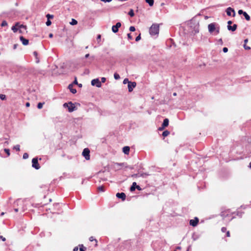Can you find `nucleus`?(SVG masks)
Returning a JSON list of instances; mask_svg holds the SVG:
<instances>
[{
  "mask_svg": "<svg viewBox=\"0 0 251 251\" xmlns=\"http://www.w3.org/2000/svg\"><path fill=\"white\" fill-rule=\"evenodd\" d=\"M73 84H78L77 81L76 79L74 80V83Z\"/></svg>",
  "mask_w": 251,
  "mask_h": 251,
  "instance_id": "53",
  "label": "nucleus"
},
{
  "mask_svg": "<svg viewBox=\"0 0 251 251\" xmlns=\"http://www.w3.org/2000/svg\"><path fill=\"white\" fill-rule=\"evenodd\" d=\"M223 50L224 52H226L228 51V49L226 47L223 48Z\"/></svg>",
  "mask_w": 251,
  "mask_h": 251,
  "instance_id": "43",
  "label": "nucleus"
},
{
  "mask_svg": "<svg viewBox=\"0 0 251 251\" xmlns=\"http://www.w3.org/2000/svg\"><path fill=\"white\" fill-rule=\"evenodd\" d=\"M121 26V24L118 22L116 25H113L112 27V30L114 33H117L118 31L119 28Z\"/></svg>",
  "mask_w": 251,
  "mask_h": 251,
  "instance_id": "6",
  "label": "nucleus"
},
{
  "mask_svg": "<svg viewBox=\"0 0 251 251\" xmlns=\"http://www.w3.org/2000/svg\"><path fill=\"white\" fill-rule=\"evenodd\" d=\"M32 166L36 170L40 169V166L38 162L37 158H33L32 160Z\"/></svg>",
  "mask_w": 251,
  "mask_h": 251,
  "instance_id": "3",
  "label": "nucleus"
},
{
  "mask_svg": "<svg viewBox=\"0 0 251 251\" xmlns=\"http://www.w3.org/2000/svg\"><path fill=\"white\" fill-rule=\"evenodd\" d=\"M140 39H141V36H140V34H139L138 36L136 37V38L135 39V41L137 42V41H139Z\"/></svg>",
  "mask_w": 251,
  "mask_h": 251,
  "instance_id": "38",
  "label": "nucleus"
},
{
  "mask_svg": "<svg viewBox=\"0 0 251 251\" xmlns=\"http://www.w3.org/2000/svg\"><path fill=\"white\" fill-rule=\"evenodd\" d=\"M51 22H50V21L49 19H48V20L46 22V25L47 26H49L51 25Z\"/></svg>",
  "mask_w": 251,
  "mask_h": 251,
  "instance_id": "37",
  "label": "nucleus"
},
{
  "mask_svg": "<svg viewBox=\"0 0 251 251\" xmlns=\"http://www.w3.org/2000/svg\"><path fill=\"white\" fill-rule=\"evenodd\" d=\"M232 21H228V22H227V24H228V25H231L232 24Z\"/></svg>",
  "mask_w": 251,
  "mask_h": 251,
  "instance_id": "51",
  "label": "nucleus"
},
{
  "mask_svg": "<svg viewBox=\"0 0 251 251\" xmlns=\"http://www.w3.org/2000/svg\"><path fill=\"white\" fill-rule=\"evenodd\" d=\"M159 26L158 24H153L150 28V33L151 36L156 35L158 34Z\"/></svg>",
  "mask_w": 251,
  "mask_h": 251,
  "instance_id": "1",
  "label": "nucleus"
},
{
  "mask_svg": "<svg viewBox=\"0 0 251 251\" xmlns=\"http://www.w3.org/2000/svg\"><path fill=\"white\" fill-rule=\"evenodd\" d=\"M77 24V22L74 19H72V21L70 22V24L72 25H75Z\"/></svg>",
  "mask_w": 251,
  "mask_h": 251,
  "instance_id": "22",
  "label": "nucleus"
},
{
  "mask_svg": "<svg viewBox=\"0 0 251 251\" xmlns=\"http://www.w3.org/2000/svg\"><path fill=\"white\" fill-rule=\"evenodd\" d=\"M0 99L1 100H4L6 99V96L5 95L3 94H0Z\"/></svg>",
  "mask_w": 251,
  "mask_h": 251,
  "instance_id": "28",
  "label": "nucleus"
},
{
  "mask_svg": "<svg viewBox=\"0 0 251 251\" xmlns=\"http://www.w3.org/2000/svg\"><path fill=\"white\" fill-rule=\"evenodd\" d=\"M237 25L236 24H234L232 26L230 25H227V29L228 30H231L232 31H234L237 29Z\"/></svg>",
  "mask_w": 251,
  "mask_h": 251,
  "instance_id": "13",
  "label": "nucleus"
},
{
  "mask_svg": "<svg viewBox=\"0 0 251 251\" xmlns=\"http://www.w3.org/2000/svg\"><path fill=\"white\" fill-rule=\"evenodd\" d=\"M165 128V127H164V126H162H162H161V127H160L159 128V129H159V130H163Z\"/></svg>",
  "mask_w": 251,
  "mask_h": 251,
  "instance_id": "46",
  "label": "nucleus"
},
{
  "mask_svg": "<svg viewBox=\"0 0 251 251\" xmlns=\"http://www.w3.org/2000/svg\"><path fill=\"white\" fill-rule=\"evenodd\" d=\"M130 148L128 146H125L123 148V151L126 154H128L129 152Z\"/></svg>",
  "mask_w": 251,
  "mask_h": 251,
  "instance_id": "15",
  "label": "nucleus"
},
{
  "mask_svg": "<svg viewBox=\"0 0 251 251\" xmlns=\"http://www.w3.org/2000/svg\"><path fill=\"white\" fill-rule=\"evenodd\" d=\"M136 86V83L135 82H130L128 83V90L129 92H131L133 91V88H134Z\"/></svg>",
  "mask_w": 251,
  "mask_h": 251,
  "instance_id": "7",
  "label": "nucleus"
},
{
  "mask_svg": "<svg viewBox=\"0 0 251 251\" xmlns=\"http://www.w3.org/2000/svg\"><path fill=\"white\" fill-rule=\"evenodd\" d=\"M244 42H245V43H247L248 42V39H245L244 40Z\"/></svg>",
  "mask_w": 251,
  "mask_h": 251,
  "instance_id": "63",
  "label": "nucleus"
},
{
  "mask_svg": "<svg viewBox=\"0 0 251 251\" xmlns=\"http://www.w3.org/2000/svg\"><path fill=\"white\" fill-rule=\"evenodd\" d=\"M136 188L138 190H141V187L139 185H136L135 189Z\"/></svg>",
  "mask_w": 251,
  "mask_h": 251,
  "instance_id": "47",
  "label": "nucleus"
},
{
  "mask_svg": "<svg viewBox=\"0 0 251 251\" xmlns=\"http://www.w3.org/2000/svg\"><path fill=\"white\" fill-rule=\"evenodd\" d=\"M47 17L48 19H50V18H53V15H50V14H47Z\"/></svg>",
  "mask_w": 251,
  "mask_h": 251,
  "instance_id": "40",
  "label": "nucleus"
},
{
  "mask_svg": "<svg viewBox=\"0 0 251 251\" xmlns=\"http://www.w3.org/2000/svg\"><path fill=\"white\" fill-rule=\"evenodd\" d=\"M146 2H147L150 6H152L154 3L153 0H146Z\"/></svg>",
  "mask_w": 251,
  "mask_h": 251,
  "instance_id": "20",
  "label": "nucleus"
},
{
  "mask_svg": "<svg viewBox=\"0 0 251 251\" xmlns=\"http://www.w3.org/2000/svg\"><path fill=\"white\" fill-rule=\"evenodd\" d=\"M7 25V22L5 21H3L1 23V25L2 26H6Z\"/></svg>",
  "mask_w": 251,
  "mask_h": 251,
  "instance_id": "31",
  "label": "nucleus"
},
{
  "mask_svg": "<svg viewBox=\"0 0 251 251\" xmlns=\"http://www.w3.org/2000/svg\"><path fill=\"white\" fill-rule=\"evenodd\" d=\"M243 15L244 16L245 19L247 21H250V16L247 14V12H245L243 14Z\"/></svg>",
  "mask_w": 251,
  "mask_h": 251,
  "instance_id": "19",
  "label": "nucleus"
},
{
  "mask_svg": "<svg viewBox=\"0 0 251 251\" xmlns=\"http://www.w3.org/2000/svg\"><path fill=\"white\" fill-rule=\"evenodd\" d=\"M169 120L167 118H166L164 120L162 124V126L166 127L169 125Z\"/></svg>",
  "mask_w": 251,
  "mask_h": 251,
  "instance_id": "16",
  "label": "nucleus"
},
{
  "mask_svg": "<svg viewBox=\"0 0 251 251\" xmlns=\"http://www.w3.org/2000/svg\"><path fill=\"white\" fill-rule=\"evenodd\" d=\"M116 197L119 199H121L122 201H125L126 198V194L123 192L117 193Z\"/></svg>",
  "mask_w": 251,
  "mask_h": 251,
  "instance_id": "10",
  "label": "nucleus"
},
{
  "mask_svg": "<svg viewBox=\"0 0 251 251\" xmlns=\"http://www.w3.org/2000/svg\"><path fill=\"white\" fill-rule=\"evenodd\" d=\"M4 151L7 153L8 156H9L10 155V150L9 149H5Z\"/></svg>",
  "mask_w": 251,
  "mask_h": 251,
  "instance_id": "33",
  "label": "nucleus"
},
{
  "mask_svg": "<svg viewBox=\"0 0 251 251\" xmlns=\"http://www.w3.org/2000/svg\"><path fill=\"white\" fill-rule=\"evenodd\" d=\"M53 37V34L52 33H50L49 34V37L52 38Z\"/></svg>",
  "mask_w": 251,
  "mask_h": 251,
  "instance_id": "56",
  "label": "nucleus"
},
{
  "mask_svg": "<svg viewBox=\"0 0 251 251\" xmlns=\"http://www.w3.org/2000/svg\"><path fill=\"white\" fill-rule=\"evenodd\" d=\"M130 82H131V81H129L128 80V78H125V79H124V81H123V83H124V84H126V83H128H128H130Z\"/></svg>",
  "mask_w": 251,
  "mask_h": 251,
  "instance_id": "29",
  "label": "nucleus"
},
{
  "mask_svg": "<svg viewBox=\"0 0 251 251\" xmlns=\"http://www.w3.org/2000/svg\"><path fill=\"white\" fill-rule=\"evenodd\" d=\"M63 107L64 108H68V111L70 112H72L76 109V108L75 106V104L73 103L72 102L64 103Z\"/></svg>",
  "mask_w": 251,
  "mask_h": 251,
  "instance_id": "2",
  "label": "nucleus"
},
{
  "mask_svg": "<svg viewBox=\"0 0 251 251\" xmlns=\"http://www.w3.org/2000/svg\"><path fill=\"white\" fill-rule=\"evenodd\" d=\"M77 85H78V86L79 87H82V84H78Z\"/></svg>",
  "mask_w": 251,
  "mask_h": 251,
  "instance_id": "64",
  "label": "nucleus"
},
{
  "mask_svg": "<svg viewBox=\"0 0 251 251\" xmlns=\"http://www.w3.org/2000/svg\"><path fill=\"white\" fill-rule=\"evenodd\" d=\"M114 77L115 79H119L120 78V75L117 73L114 74Z\"/></svg>",
  "mask_w": 251,
  "mask_h": 251,
  "instance_id": "25",
  "label": "nucleus"
},
{
  "mask_svg": "<svg viewBox=\"0 0 251 251\" xmlns=\"http://www.w3.org/2000/svg\"><path fill=\"white\" fill-rule=\"evenodd\" d=\"M136 185L137 184L135 182H133V183L130 188V191L132 192L135 190V187H136Z\"/></svg>",
  "mask_w": 251,
  "mask_h": 251,
  "instance_id": "17",
  "label": "nucleus"
},
{
  "mask_svg": "<svg viewBox=\"0 0 251 251\" xmlns=\"http://www.w3.org/2000/svg\"><path fill=\"white\" fill-rule=\"evenodd\" d=\"M127 37H128V39L129 40H132L133 39L132 36L130 34V33L127 34Z\"/></svg>",
  "mask_w": 251,
  "mask_h": 251,
  "instance_id": "41",
  "label": "nucleus"
},
{
  "mask_svg": "<svg viewBox=\"0 0 251 251\" xmlns=\"http://www.w3.org/2000/svg\"><path fill=\"white\" fill-rule=\"evenodd\" d=\"M82 155L85 157L86 160L90 159V151L88 148H85L83 150Z\"/></svg>",
  "mask_w": 251,
  "mask_h": 251,
  "instance_id": "5",
  "label": "nucleus"
},
{
  "mask_svg": "<svg viewBox=\"0 0 251 251\" xmlns=\"http://www.w3.org/2000/svg\"><path fill=\"white\" fill-rule=\"evenodd\" d=\"M129 30L130 31H134L135 30V28L134 26H131L130 27H129Z\"/></svg>",
  "mask_w": 251,
  "mask_h": 251,
  "instance_id": "35",
  "label": "nucleus"
},
{
  "mask_svg": "<svg viewBox=\"0 0 251 251\" xmlns=\"http://www.w3.org/2000/svg\"><path fill=\"white\" fill-rule=\"evenodd\" d=\"M176 95H177L176 93L175 92V93H173V96H176Z\"/></svg>",
  "mask_w": 251,
  "mask_h": 251,
  "instance_id": "58",
  "label": "nucleus"
},
{
  "mask_svg": "<svg viewBox=\"0 0 251 251\" xmlns=\"http://www.w3.org/2000/svg\"><path fill=\"white\" fill-rule=\"evenodd\" d=\"M17 25H16L15 26H13L12 27V30L14 32H16L18 31V28L17 27Z\"/></svg>",
  "mask_w": 251,
  "mask_h": 251,
  "instance_id": "23",
  "label": "nucleus"
},
{
  "mask_svg": "<svg viewBox=\"0 0 251 251\" xmlns=\"http://www.w3.org/2000/svg\"><path fill=\"white\" fill-rule=\"evenodd\" d=\"M14 149H15L17 151H20V145H17L16 146H15L14 147Z\"/></svg>",
  "mask_w": 251,
  "mask_h": 251,
  "instance_id": "32",
  "label": "nucleus"
},
{
  "mask_svg": "<svg viewBox=\"0 0 251 251\" xmlns=\"http://www.w3.org/2000/svg\"><path fill=\"white\" fill-rule=\"evenodd\" d=\"M68 88L73 94H75L76 93V89L73 88V84H69L68 86Z\"/></svg>",
  "mask_w": 251,
  "mask_h": 251,
  "instance_id": "14",
  "label": "nucleus"
},
{
  "mask_svg": "<svg viewBox=\"0 0 251 251\" xmlns=\"http://www.w3.org/2000/svg\"><path fill=\"white\" fill-rule=\"evenodd\" d=\"M101 1H103V2H109L110 1H112V0H100Z\"/></svg>",
  "mask_w": 251,
  "mask_h": 251,
  "instance_id": "45",
  "label": "nucleus"
},
{
  "mask_svg": "<svg viewBox=\"0 0 251 251\" xmlns=\"http://www.w3.org/2000/svg\"><path fill=\"white\" fill-rule=\"evenodd\" d=\"M44 103L39 102L38 103L37 107L38 109H41L43 107Z\"/></svg>",
  "mask_w": 251,
  "mask_h": 251,
  "instance_id": "26",
  "label": "nucleus"
},
{
  "mask_svg": "<svg viewBox=\"0 0 251 251\" xmlns=\"http://www.w3.org/2000/svg\"><path fill=\"white\" fill-rule=\"evenodd\" d=\"M106 81V78L105 77H102L101 78V83L102 82V83H104Z\"/></svg>",
  "mask_w": 251,
  "mask_h": 251,
  "instance_id": "39",
  "label": "nucleus"
},
{
  "mask_svg": "<svg viewBox=\"0 0 251 251\" xmlns=\"http://www.w3.org/2000/svg\"><path fill=\"white\" fill-rule=\"evenodd\" d=\"M89 56V54H86L85 55V58H88V57Z\"/></svg>",
  "mask_w": 251,
  "mask_h": 251,
  "instance_id": "57",
  "label": "nucleus"
},
{
  "mask_svg": "<svg viewBox=\"0 0 251 251\" xmlns=\"http://www.w3.org/2000/svg\"><path fill=\"white\" fill-rule=\"evenodd\" d=\"M98 189L100 191H104V188H103V187L102 186H99L98 188Z\"/></svg>",
  "mask_w": 251,
  "mask_h": 251,
  "instance_id": "36",
  "label": "nucleus"
},
{
  "mask_svg": "<svg viewBox=\"0 0 251 251\" xmlns=\"http://www.w3.org/2000/svg\"><path fill=\"white\" fill-rule=\"evenodd\" d=\"M226 235L227 237H229L230 236V232H229V231H226Z\"/></svg>",
  "mask_w": 251,
  "mask_h": 251,
  "instance_id": "49",
  "label": "nucleus"
},
{
  "mask_svg": "<svg viewBox=\"0 0 251 251\" xmlns=\"http://www.w3.org/2000/svg\"><path fill=\"white\" fill-rule=\"evenodd\" d=\"M198 222H199L198 218H195V219L191 220L190 221V225L192 226H195L197 225Z\"/></svg>",
  "mask_w": 251,
  "mask_h": 251,
  "instance_id": "11",
  "label": "nucleus"
},
{
  "mask_svg": "<svg viewBox=\"0 0 251 251\" xmlns=\"http://www.w3.org/2000/svg\"><path fill=\"white\" fill-rule=\"evenodd\" d=\"M14 211H15V212H18V208H15V209H14Z\"/></svg>",
  "mask_w": 251,
  "mask_h": 251,
  "instance_id": "59",
  "label": "nucleus"
},
{
  "mask_svg": "<svg viewBox=\"0 0 251 251\" xmlns=\"http://www.w3.org/2000/svg\"><path fill=\"white\" fill-rule=\"evenodd\" d=\"M0 238L3 241H5V238L3 237L2 236H0Z\"/></svg>",
  "mask_w": 251,
  "mask_h": 251,
  "instance_id": "48",
  "label": "nucleus"
},
{
  "mask_svg": "<svg viewBox=\"0 0 251 251\" xmlns=\"http://www.w3.org/2000/svg\"><path fill=\"white\" fill-rule=\"evenodd\" d=\"M25 105L26 107H29L30 105V103L29 102H26Z\"/></svg>",
  "mask_w": 251,
  "mask_h": 251,
  "instance_id": "55",
  "label": "nucleus"
},
{
  "mask_svg": "<svg viewBox=\"0 0 251 251\" xmlns=\"http://www.w3.org/2000/svg\"><path fill=\"white\" fill-rule=\"evenodd\" d=\"M100 37H101L100 35H99L98 36L97 38H98V39H100Z\"/></svg>",
  "mask_w": 251,
  "mask_h": 251,
  "instance_id": "60",
  "label": "nucleus"
},
{
  "mask_svg": "<svg viewBox=\"0 0 251 251\" xmlns=\"http://www.w3.org/2000/svg\"><path fill=\"white\" fill-rule=\"evenodd\" d=\"M244 48L246 50H250L251 48L248 46H246L245 45H244Z\"/></svg>",
  "mask_w": 251,
  "mask_h": 251,
  "instance_id": "50",
  "label": "nucleus"
},
{
  "mask_svg": "<svg viewBox=\"0 0 251 251\" xmlns=\"http://www.w3.org/2000/svg\"><path fill=\"white\" fill-rule=\"evenodd\" d=\"M128 14L130 17H133L134 15L133 10L132 9H130L128 12Z\"/></svg>",
  "mask_w": 251,
  "mask_h": 251,
  "instance_id": "24",
  "label": "nucleus"
},
{
  "mask_svg": "<svg viewBox=\"0 0 251 251\" xmlns=\"http://www.w3.org/2000/svg\"><path fill=\"white\" fill-rule=\"evenodd\" d=\"M33 54H34V56L36 58V63H39V58L37 57V55H38L37 52L36 51H34Z\"/></svg>",
  "mask_w": 251,
  "mask_h": 251,
  "instance_id": "21",
  "label": "nucleus"
},
{
  "mask_svg": "<svg viewBox=\"0 0 251 251\" xmlns=\"http://www.w3.org/2000/svg\"><path fill=\"white\" fill-rule=\"evenodd\" d=\"M245 12L243 11L242 10H239L238 11V14L239 15H241V14H244V13H245Z\"/></svg>",
  "mask_w": 251,
  "mask_h": 251,
  "instance_id": "42",
  "label": "nucleus"
},
{
  "mask_svg": "<svg viewBox=\"0 0 251 251\" xmlns=\"http://www.w3.org/2000/svg\"><path fill=\"white\" fill-rule=\"evenodd\" d=\"M20 39L24 45L26 46L28 44V40L25 39L23 36H20Z\"/></svg>",
  "mask_w": 251,
  "mask_h": 251,
  "instance_id": "12",
  "label": "nucleus"
},
{
  "mask_svg": "<svg viewBox=\"0 0 251 251\" xmlns=\"http://www.w3.org/2000/svg\"><path fill=\"white\" fill-rule=\"evenodd\" d=\"M123 164H124V163H116V165H117L118 166H122Z\"/></svg>",
  "mask_w": 251,
  "mask_h": 251,
  "instance_id": "54",
  "label": "nucleus"
},
{
  "mask_svg": "<svg viewBox=\"0 0 251 251\" xmlns=\"http://www.w3.org/2000/svg\"><path fill=\"white\" fill-rule=\"evenodd\" d=\"M208 31L210 33L213 32L216 29V25L215 23H211L208 25Z\"/></svg>",
  "mask_w": 251,
  "mask_h": 251,
  "instance_id": "9",
  "label": "nucleus"
},
{
  "mask_svg": "<svg viewBox=\"0 0 251 251\" xmlns=\"http://www.w3.org/2000/svg\"><path fill=\"white\" fill-rule=\"evenodd\" d=\"M221 230L223 232H225L226 231V227H223L221 229Z\"/></svg>",
  "mask_w": 251,
  "mask_h": 251,
  "instance_id": "44",
  "label": "nucleus"
},
{
  "mask_svg": "<svg viewBox=\"0 0 251 251\" xmlns=\"http://www.w3.org/2000/svg\"><path fill=\"white\" fill-rule=\"evenodd\" d=\"M16 48H17V45L15 44V45H14V49H16Z\"/></svg>",
  "mask_w": 251,
  "mask_h": 251,
  "instance_id": "61",
  "label": "nucleus"
},
{
  "mask_svg": "<svg viewBox=\"0 0 251 251\" xmlns=\"http://www.w3.org/2000/svg\"><path fill=\"white\" fill-rule=\"evenodd\" d=\"M226 14L229 16H231V13H233V15H232L233 17H234L235 15V12L234 10L230 7H228L226 9Z\"/></svg>",
  "mask_w": 251,
  "mask_h": 251,
  "instance_id": "8",
  "label": "nucleus"
},
{
  "mask_svg": "<svg viewBox=\"0 0 251 251\" xmlns=\"http://www.w3.org/2000/svg\"><path fill=\"white\" fill-rule=\"evenodd\" d=\"M91 85L93 86H96V87L100 88L101 86V82L100 81L99 78L94 79L91 81Z\"/></svg>",
  "mask_w": 251,
  "mask_h": 251,
  "instance_id": "4",
  "label": "nucleus"
},
{
  "mask_svg": "<svg viewBox=\"0 0 251 251\" xmlns=\"http://www.w3.org/2000/svg\"><path fill=\"white\" fill-rule=\"evenodd\" d=\"M74 251H78V247H75L74 248V250H73Z\"/></svg>",
  "mask_w": 251,
  "mask_h": 251,
  "instance_id": "52",
  "label": "nucleus"
},
{
  "mask_svg": "<svg viewBox=\"0 0 251 251\" xmlns=\"http://www.w3.org/2000/svg\"><path fill=\"white\" fill-rule=\"evenodd\" d=\"M215 30L216 31V34H219V32H220V27H216V29H215Z\"/></svg>",
  "mask_w": 251,
  "mask_h": 251,
  "instance_id": "34",
  "label": "nucleus"
},
{
  "mask_svg": "<svg viewBox=\"0 0 251 251\" xmlns=\"http://www.w3.org/2000/svg\"><path fill=\"white\" fill-rule=\"evenodd\" d=\"M170 131H169L168 130H165L162 133V136L164 137H166L170 134Z\"/></svg>",
  "mask_w": 251,
  "mask_h": 251,
  "instance_id": "18",
  "label": "nucleus"
},
{
  "mask_svg": "<svg viewBox=\"0 0 251 251\" xmlns=\"http://www.w3.org/2000/svg\"><path fill=\"white\" fill-rule=\"evenodd\" d=\"M79 251H84V250L82 248H80Z\"/></svg>",
  "mask_w": 251,
  "mask_h": 251,
  "instance_id": "62",
  "label": "nucleus"
},
{
  "mask_svg": "<svg viewBox=\"0 0 251 251\" xmlns=\"http://www.w3.org/2000/svg\"><path fill=\"white\" fill-rule=\"evenodd\" d=\"M89 240H90V241H95L96 242V246H97V240L96 239H94V237H93V236H91V237H90L89 238Z\"/></svg>",
  "mask_w": 251,
  "mask_h": 251,
  "instance_id": "27",
  "label": "nucleus"
},
{
  "mask_svg": "<svg viewBox=\"0 0 251 251\" xmlns=\"http://www.w3.org/2000/svg\"><path fill=\"white\" fill-rule=\"evenodd\" d=\"M23 158L24 159H27L28 157V153H25L24 154H23Z\"/></svg>",
  "mask_w": 251,
  "mask_h": 251,
  "instance_id": "30",
  "label": "nucleus"
}]
</instances>
